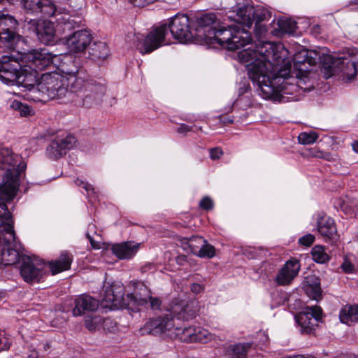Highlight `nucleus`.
I'll return each mask as SVG.
<instances>
[{
  "label": "nucleus",
  "instance_id": "1",
  "mask_svg": "<svg viewBox=\"0 0 358 358\" xmlns=\"http://www.w3.org/2000/svg\"><path fill=\"white\" fill-rule=\"evenodd\" d=\"M287 54L282 43L270 42L257 46V50L248 48L238 52V59L247 64L248 76L263 99L280 100V92L292 93L299 88L293 82H287L288 87L280 86L285 82V76L290 67Z\"/></svg>",
  "mask_w": 358,
  "mask_h": 358
},
{
  "label": "nucleus",
  "instance_id": "2",
  "mask_svg": "<svg viewBox=\"0 0 358 358\" xmlns=\"http://www.w3.org/2000/svg\"><path fill=\"white\" fill-rule=\"evenodd\" d=\"M215 20L216 17L213 13L203 15L198 19L196 31L206 43L235 50L250 43L251 36L248 32L236 30L231 27L217 29Z\"/></svg>",
  "mask_w": 358,
  "mask_h": 358
},
{
  "label": "nucleus",
  "instance_id": "3",
  "mask_svg": "<svg viewBox=\"0 0 358 358\" xmlns=\"http://www.w3.org/2000/svg\"><path fill=\"white\" fill-rule=\"evenodd\" d=\"M169 29L173 37L182 43L193 37L189 17L184 14H177L171 18L169 25L164 24L155 27L145 38L141 34L136 35V49L144 55L168 44L165 38Z\"/></svg>",
  "mask_w": 358,
  "mask_h": 358
},
{
  "label": "nucleus",
  "instance_id": "4",
  "mask_svg": "<svg viewBox=\"0 0 358 358\" xmlns=\"http://www.w3.org/2000/svg\"><path fill=\"white\" fill-rule=\"evenodd\" d=\"M26 166L20 155L8 148H0V169L5 171L0 183V203L6 204L15 197L20 185L21 174Z\"/></svg>",
  "mask_w": 358,
  "mask_h": 358
},
{
  "label": "nucleus",
  "instance_id": "5",
  "mask_svg": "<svg viewBox=\"0 0 358 358\" xmlns=\"http://www.w3.org/2000/svg\"><path fill=\"white\" fill-rule=\"evenodd\" d=\"M39 79L37 70L32 66L27 65L21 68L20 64L13 57L3 55L0 57V80L8 85H18L27 88L31 99Z\"/></svg>",
  "mask_w": 358,
  "mask_h": 358
},
{
  "label": "nucleus",
  "instance_id": "6",
  "mask_svg": "<svg viewBox=\"0 0 358 358\" xmlns=\"http://www.w3.org/2000/svg\"><path fill=\"white\" fill-rule=\"evenodd\" d=\"M0 227L4 241L0 249L1 264L4 266L13 265L19 261L21 246L16 241L13 220L5 203H0Z\"/></svg>",
  "mask_w": 358,
  "mask_h": 358
},
{
  "label": "nucleus",
  "instance_id": "7",
  "mask_svg": "<svg viewBox=\"0 0 358 358\" xmlns=\"http://www.w3.org/2000/svg\"><path fill=\"white\" fill-rule=\"evenodd\" d=\"M65 75L62 73L60 67L58 71L42 73L31 96L34 101H46L48 99H62L68 93Z\"/></svg>",
  "mask_w": 358,
  "mask_h": 358
},
{
  "label": "nucleus",
  "instance_id": "8",
  "mask_svg": "<svg viewBox=\"0 0 358 358\" xmlns=\"http://www.w3.org/2000/svg\"><path fill=\"white\" fill-rule=\"evenodd\" d=\"M287 56V59L291 62V59ZM303 61L298 60L296 57L294 63V69H292V62H290V67L289 71L285 76V82L280 85V86L288 87L287 82H292L291 78H294L293 83L299 86L297 90L292 93L280 92V99L276 101H296L300 99V96L303 92H309L313 88L312 82L310 80V72L307 69L305 61L306 56H303Z\"/></svg>",
  "mask_w": 358,
  "mask_h": 358
},
{
  "label": "nucleus",
  "instance_id": "9",
  "mask_svg": "<svg viewBox=\"0 0 358 358\" xmlns=\"http://www.w3.org/2000/svg\"><path fill=\"white\" fill-rule=\"evenodd\" d=\"M70 63L71 66L69 67L67 62H64L60 65V70L67 80L68 92L80 94L82 96L83 94H85L86 85H88L89 80H85L83 73L73 61H70Z\"/></svg>",
  "mask_w": 358,
  "mask_h": 358
},
{
  "label": "nucleus",
  "instance_id": "10",
  "mask_svg": "<svg viewBox=\"0 0 358 358\" xmlns=\"http://www.w3.org/2000/svg\"><path fill=\"white\" fill-rule=\"evenodd\" d=\"M24 59L27 61L28 66L38 71H42L50 64L57 65L59 57L52 55L47 48L34 49L27 52Z\"/></svg>",
  "mask_w": 358,
  "mask_h": 358
},
{
  "label": "nucleus",
  "instance_id": "11",
  "mask_svg": "<svg viewBox=\"0 0 358 358\" xmlns=\"http://www.w3.org/2000/svg\"><path fill=\"white\" fill-rule=\"evenodd\" d=\"M17 22L14 17L8 14L0 15V41L7 43L8 48H13L14 44L19 40L16 34Z\"/></svg>",
  "mask_w": 358,
  "mask_h": 358
},
{
  "label": "nucleus",
  "instance_id": "12",
  "mask_svg": "<svg viewBox=\"0 0 358 358\" xmlns=\"http://www.w3.org/2000/svg\"><path fill=\"white\" fill-rule=\"evenodd\" d=\"M125 289L120 282H113L106 288L102 303L110 310L120 308L127 304L124 297Z\"/></svg>",
  "mask_w": 358,
  "mask_h": 358
},
{
  "label": "nucleus",
  "instance_id": "13",
  "mask_svg": "<svg viewBox=\"0 0 358 358\" xmlns=\"http://www.w3.org/2000/svg\"><path fill=\"white\" fill-rule=\"evenodd\" d=\"M44 264L29 257H24L20 266V275L28 283L39 282L43 275Z\"/></svg>",
  "mask_w": 358,
  "mask_h": 358
},
{
  "label": "nucleus",
  "instance_id": "14",
  "mask_svg": "<svg viewBox=\"0 0 358 358\" xmlns=\"http://www.w3.org/2000/svg\"><path fill=\"white\" fill-rule=\"evenodd\" d=\"M322 310L320 307H307L304 311L295 316L296 323L300 326L303 333L309 334L317 326V323L321 320Z\"/></svg>",
  "mask_w": 358,
  "mask_h": 358
},
{
  "label": "nucleus",
  "instance_id": "15",
  "mask_svg": "<svg viewBox=\"0 0 358 358\" xmlns=\"http://www.w3.org/2000/svg\"><path fill=\"white\" fill-rule=\"evenodd\" d=\"M173 327L174 322L173 318L168 317H157L147 322L144 326L140 329V333L141 335H165L168 336V334Z\"/></svg>",
  "mask_w": 358,
  "mask_h": 358
},
{
  "label": "nucleus",
  "instance_id": "16",
  "mask_svg": "<svg viewBox=\"0 0 358 358\" xmlns=\"http://www.w3.org/2000/svg\"><path fill=\"white\" fill-rule=\"evenodd\" d=\"M169 310L173 317L189 320L195 317L198 310V302L195 300L185 301L178 299L171 302Z\"/></svg>",
  "mask_w": 358,
  "mask_h": 358
},
{
  "label": "nucleus",
  "instance_id": "17",
  "mask_svg": "<svg viewBox=\"0 0 358 358\" xmlns=\"http://www.w3.org/2000/svg\"><path fill=\"white\" fill-rule=\"evenodd\" d=\"M106 88L104 83L96 80H90L86 85L85 94H83V105L90 108L99 104L106 94Z\"/></svg>",
  "mask_w": 358,
  "mask_h": 358
},
{
  "label": "nucleus",
  "instance_id": "18",
  "mask_svg": "<svg viewBox=\"0 0 358 358\" xmlns=\"http://www.w3.org/2000/svg\"><path fill=\"white\" fill-rule=\"evenodd\" d=\"M76 144V138L66 135L63 138H57L52 141L46 149L47 155L52 159H57L66 155Z\"/></svg>",
  "mask_w": 358,
  "mask_h": 358
},
{
  "label": "nucleus",
  "instance_id": "19",
  "mask_svg": "<svg viewBox=\"0 0 358 358\" xmlns=\"http://www.w3.org/2000/svg\"><path fill=\"white\" fill-rule=\"evenodd\" d=\"M92 40V34L89 30L83 29L73 32L66 38V45L70 52L75 53L84 52L90 45Z\"/></svg>",
  "mask_w": 358,
  "mask_h": 358
},
{
  "label": "nucleus",
  "instance_id": "20",
  "mask_svg": "<svg viewBox=\"0 0 358 358\" xmlns=\"http://www.w3.org/2000/svg\"><path fill=\"white\" fill-rule=\"evenodd\" d=\"M22 3L27 13L36 15L51 16L56 11V7L51 0H22Z\"/></svg>",
  "mask_w": 358,
  "mask_h": 358
},
{
  "label": "nucleus",
  "instance_id": "21",
  "mask_svg": "<svg viewBox=\"0 0 358 358\" xmlns=\"http://www.w3.org/2000/svg\"><path fill=\"white\" fill-rule=\"evenodd\" d=\"M74 305V308L72 309V315L74 317H78L96 310L99 302L90 295L83 294L75 299Z\"/></svg>",
  "mask_w": 358,
  "mask_h": 358
},
{
  "label": "nucleus",
  "instance_id": "22",
  "mask_svg": "<svg viewBox=\"0 0 358 358\" xmlns=\"http://www.w3.org/2000/svg\"><path fill=\"white\" fill-rule=\"evenodd\" d=\"M300 267L299 261L296 259L292 258L287 261L275 278L276 282L280 285L289 284L298 275Z\"/></svg>",
  "mask_w": 358,
  "mask_h": 358
},
{
  "label": "nucleus",
  "instance_id": "23",
  "mask_svg": "<svg viewBox=\"0 0 358 358\" xmlns=\"http://www.w3.org/2000/svg\"><path fill=\"white\" fill-rule=\"evenodd\" d=\"M132 287L133 292L127 295V299L129 300L127 303L136 306H143L148 303L151 292L147 286L141 282H134L132 283Z\"/></svg>",
  "mask_w": 358,
  "mask_h": 358
},
{
  "label": "nucleus",
  "instance_id": "24",
  "mask_svg": "<svg viewBox=\"0 0 358 358\" xmlns=\"http://www.w3.org/2000/svg\"><path fill=\"white\" fill-rule=\"evenodd\" d=\"M35 31L38 40L44 44H50L55 41L54 24L48 20H38L36 23Z\"/></svg>",
  "mask_w": 358,
  "mask_h": 358
},
{
  "label": "nucleus",
  "instance_id": "25",
  "mask_svg": "<svg viewBox=\"0 0 358 358\" xmlns=\"http://www.w3.org/2000/svg\"><path fill=\"white\" fill-rule=\"evenodd\" d=\"M139 247V243L127 241L113 245L111 250L113 253L119 259H129L136 255Z\"/></svg>",
  "mask_w": 358,
  "mask_h": 358
},
{
  "label": "nucleus",
  "instance_id": "26",
  "mask_svg": "<svg viewBox=\"0 0 358 358\" xmlns=\"http://www.w3.org/2000/svg\"><path fill=\"white\" fill-rule=\"evenodd\" d=\"M236 13V20L247 27H250L255 20V8L248 4H238L234 7Z\"/></svg>",
  "mask_w": 358,
  "mask_h": 358
},
{
  "label": "nucleus",
  "instance_id": "27",
  "mask_svg": "<svg viewBox=\"0 0 358 358\" xmlns=\"http://www.w3.org/2000/svg\"><path fill=\"white\" fill-rule=\"evenodd\" d=\"M73 261V256L66 251L62 252L59 259L48 262L52 275L69 270Z\"/></svg>",
  "mask_w": 358,
  "mask_h": 358
},
{
  "label": "nucleus",
  "instance_id": "28",
  "mask_svg": "<svg viewBox=\"0 0 358 358\" xmlns=\"http://www.w3.org/2000/svg\"><path fill=\"white\" fill-rule=\"evenodd\" d=\"M339 320L348 326L358 322V304H346L339 311Z\"/></svg>",
  "mask_w": 358,
  "mask_h": 358
},
{
  "label": "nucleus",
  "instance_id": "29",
  "mask_svg": "<svg viewBox=\"0 0 358 358\" xmlns=\"http://www.w3.org/2000/svg\"><path fill=\"white\" fill-rule=\"evenodd\" d=\"M317 231L326 239H333L336 234L334 220L329 217H321L317 221Z\"/></svg>",
  "mask_w": 358,
  "mask_h": 358
},
{
  "label": "nucleus",
  "instance_id": "30",
  "mask_svg": "<svg viewBox=\"0 0 358 358\" xmlns=\"http://www.w3.org/2000/svg\"><path fill=\"white\" fill-rule=\"evenodd\" d=\"M194 327L185 328H173L168 336L171 338L178 339L182 342L191 343L193 339Z\"/></svg>",
  "mask_w": 358,
  "mask_h": 358
},
{
  "label": "nucleus",
  "instance_id": "31",
  "mask_svg": "<svg viewBox=\"0 0 358 358\" xmlns=\"http://www.w3.org/2000/svg\"><path fill=\"white\" fill-rule=\"evenodd\" d=\"M217 336L206 329L201 327H194L192 342L207 343L212 341H216Z\"/></svg>",
  "mask_w": 358,
  "mask_h": 358
},
{
  "label": "nucleus",
  "instance_id": "32",
  "mask_svg": "<svg viewBox=\"0 0 358 358\" xmlns=\"http://www.w3.org/2000/svg\"><path fill=\"white\" fill-rule=\"evenodd\" d=\"M313 260L317 264L328 263L331 259L326 249L322 245H315L311 250Z\"/></svg>",
  "mask_w": 358,
  "mask_h": 358
},
{
  "label": "nucleus",
  "instance_id": "33",
  "mask_svg": "<svg viewBox=\"0 0 358 358\" xmlns=\"http://www.w3.org/2000/svg\"><path fill=\"white\" fill-rule=\"evenodd\" d=\"M183 240L185 245L184 248L186 250L187 248H188L190 252L196 256L200 251L201 245L206 243L205 239H203L201 236H192L189 238H184Z\"/></svg>",
  "mask_w": 358,
  "mask_h": 358
},
{
  "label": "nucleus",
  "instance_id": "34",
  "mask_svg": "<svg viewBox=\"0 0 358 358\" xmlns=\"http://www.w3.org/2000/svg\"><path fill=\"white\" fill-rule=\"evenodd\" d=\"M90 49V55L95 58L104 59L108 55V48L104 42L94 43Z\"/></svg>",
  "mask_w": 358,
  "mask_h": 358
},
{
  "label": "nucleus",
  "instance_id": "35",
  "mask_svg": "<svg viewBox=\"0 0 358 358\" xmlns=\"http://www.w3.org/2000/svg\"><path fill=\"white\" fill-rule=\"evenodd\" d=\"M250 348L248 343L231 345L229 347L232 358H245L247 352Z\"/></svg>",
  "mask_w": 358,
  "mask_h": 358
},
{
  "label": "nucleus",
  "instance_id": "36",
  "mask_svg": "<svg viewBox=\"0 0 358 358\" xmlns=\"http://www.w3.org/2000/svg\"><path fill=\"white\" fill-rule=\"evenodd\" d=\"M101 322L102 318L97 315H87L85 319V326L90 331L98 329Z\"/></svg>",
  "mask_w": 358,
  "mask_h": 358
},
{
  "label": "nucleus",
  "instance_id": "37",
  "mask_svg": "<svg viewBox=\"0 0 358 358\" xmlns=\"http://www.w3.org/2000/svg\"><path fill=\"white\" fill-rule=\"evenodd\" d=\"M10 107L13 109L19 111L21 116L27 117L31 115L34 113L33 110L28 105L24 104L17 100H14L11 103Z\"/></svg>",
  "mask_w": 358,
  "mask_h": 358
},
{
  "label": "nucleus",
  "instance_id": "38",
  "mask_svg": "<svg viewBox=\"0 0 358 358\" xmlns=\"http://www.w3.org/2000/svg\"><path fill=\"white\" fill-rule=\"evenodd\" d=\"M215 255V248L207 243H203L200 248V251L198 254V257L201 258H213Z\"/></svg>",
  "mask_w": 358,
  "mask_h": 358
},
{
  "label": "nucleus",
  "instance_id": "39",
  "mask_svg": "<svg viewBox=\"0 0 358 358\" xmlns=\"http://www.w3.org/2000/svg\"><path fill=\"white\" fill-rule=\"evenodd\" d=\"M318 138V135L315 132H302L298 136L299 143L303 145L312 144Z\"/></svg>",
  "mask_w": 358,
  "mask_h": 358
},
{
  "label": "nucleus",
  "instance_id": "40",
  "mask_svg": "<svg viewBox=\"0 0 358 358\" xmlns=\"http://www.w3.org/2000/svg\"><path fill=\"white\" fill-rule=\"evenodd\" d=\"M310 155L313 157L324 159L328 161H330L331 159V156L329 153L324 152L316 148H313L310 150Z\"/></svg>",
  "mask_w": 358,
  "mask_h": 358
},
{
  "label": "nucleus",
  "instance_id": "41",
  "mask_svg": "<svg viewBox=\"0 0 358 358\" xmlns=\"http://www.w3.org/2000/svg\"><path fill=\"white\" fill-rule=\"evenodd\" d=\"M279 26L285 32H291L295 28L296 24L295 22L291 20H285L279 21Z\"/></svg>",
  "mask_w": 358,
  "mask_h": 358
},
{
  "label": "nucleus",
  "instance_id": "42",
  "mask_svg": "<svg viewBox=\"0 0 358 358\" xmlns=\"http://www.w3.org/2000/svg\"><path fill=\"white\" fill-rule=\"evenodd\" d=\"M341 268L346 273H353L355 271L353 264L348 257H345L343 259V262L341 264Z\"/></svg>",
  "mask_w": 358,
  "mask_h": 358
},
{
  "label": "nucleus",
  "instance_id": "43",
  "mask_svg": "<svg viewBox=\"0 0 358 358\" xmlns=\"http://www.w3.org/2000/svg\"><path fill=\"white\" fill-rule=\"evenodd\" d=\"M76 184L79 186L82 187L83 189H85V191L87 192L88 194L91 192V194L94 193V189L92 187V186L89 184L87 182H85L81 179L77 178L75 180Z\"/></svg>",
  "mask_w": 358,
  "mask_h": 358
},
{
  "label": "nucleus",
  "instance_id": "44",
  "mask_svg": "<svg viewBox=\"0 0 358 358\" xmlns=\"http://www.w3.org/2000/svg\"><path fill=\"white\" fill-rule=\"evenodd\" d=\"M315 241V236L310 234H308L299 239V243L304 246H310Z\"/></svg>",
  "mask_w": 358,
  "mask_h": 358
},
{
  "label": "nucleus",
  "instance_id": "45",
  "mask_svg": "<svg viewBox=\"0 0 358 358\" xmlns=\"http://www.w3.org/2000/svg\"><path fill=\"white\" fill-rule=\"evenodd\" d=\"M101 325L104 330H107L108 331H113L116 328L115 324L110 318L102 319Z\"/></svg>",
  "mask_w": 358,
  "mask_h": 358
},
{
  "label": "nucleus",
  "instance_id": "46",
  "mask_svg": "<svg viewBox=\"0 0 358 358\" xmlns=\"http://www.w3.org/2000/svg\"><path fill=\"white\" fill-rule=\"evenodd\" d=\"M199 206L204 210H210L213 208V202L212 199L208 196H205L199 203Z\"/></svg>",
  "mask_w": 358,
  "mask_h": 358
},
{
  "label": "nucleus",
  "instance_id": "47",
  "mask_svg": "<svg viewBox=\"0 0 358 358\" xmlns=\"http://www.w3.org/2000/svg\"><path fill=\"white\" fill-rule=\"evenodd\" d=\"M148 301L150 302V306L152 309H159L161 306V301L157 297H152L151 294L148 298Z\"/></svg>",
  "mask_w": 358,
  "mask_h": 358
},
{
  "label": "nucleus",
  "instance_id": "48",
  "mask_svg": "<svg viewBox=\"0 0 358 358\" xmlns=\"http://www.w3.org/2000/svg\"><path fill=\"white\" fill-rule=\"evenodd\" d=\"M222 154H223V152H222V150L218 148H213L210 152V157L213 159H219L222 156Z\"/></svg>",
  "mask_w": 358,
  "mask_h": 358
},
{
  "label": "nucleus",
  "instance_id": "49",
  "mask_svg": "<svg viewBox=\"0 0 358 358\" xmlns=\"http://www.w3.org/2000/svg\"><path fill=\"white\" fill-rule=\"evenodd\" d=\"M191 291L196 294H200L203 291V287L198 283H192L191 285Z\"/></svg>",
  "mask_w": 358,
  "mask_h": 358
},
{
  "label": "nucleus",
  "instance_id": "50",
  "mask_svg": "<svg viewBox=\"0 0 358 358\" xmlns=\"http://www.w3.org/2000/svg\"><path fill=\"white\" fill-rule=\"evenodd\" d=\"M192 130V127L185 124H180L177 128V131L180 134H186Z\"/></svg>",
  "mask_w": 358,
  "mask_h": 358
},
{
  "label": "nucleus",
  "instance_id": "51",
  "mask_svg": "<svg viewBox=\"0 0 358 358\" xmlns=\"http://www.w3.org/2000/svg\"><path fill=\"white\" fill-rule=\"evenodd\" d=\"M87 237L89 239L91 246L94 249H100L101 248V243L99 241H95L89 234H87Z\"/></svg>",
  "mask_w": 358,
  "mask_h": 358
},
{
  "label": "nucleus",
  "instance_id": "52",
  "mask_svg": "<svg viewBox=\"0 0 358 358\" xmlns=\"http://www.w3.org/2000/svg\"><path fill=\"white\" fill-rule=\"evenodd\" d=\"M351 66H352V69L353 71V73L351 75L346 76V80L348 82H350V81L353 80L354 78L356 77V73H357L356 66L354 63H352L351 64Z\"/></svg>",
  "mask_w": 358,
  "mask_h": 358
},
{
  "label": "nucleus",
  "instance_id": "53",
  "mask_svg": "<svg viewBox=\"0 0 358 358\" xmlns=\"http://www.w3.org/2000/svg\"><path fill=\"white\" fill-rule=\"evenodd\" d=\"M66 322V320L64 318H55L52 321V325L53 327H61Z\"/></svg>",
  "mask_w": 358,
  "mask_h": 358
},
{
  "label": "nucleus",
  "instance_id": "54",
  "mask_svg": "<svg viewBox=\"0 0 358 358\" xmlns=\"http://www.w3.org/2000/svg\"><path fill=\"white\" fill-rule=\"evenodd\" d=\"M155 265L151 264V263H149V264H145V266H143L141 268V271L142 272H147L148 271L155 270Z\"/></svg>",
  "mask_w": 358,
  "mask_h": 358
},
{
  "label": "nucleus",
  "instance_id": "55",
  "mask_svg": "<svg viewBox=\"0 0 358 358\" xmlns=\"http://www.w3.org/2000/svg\"><path fill=\"white\" fill-rule=\"evenodd\" d=\"M352 148L355 152L358 153V141H354L352 143Z\"/></svg>",
  "mask_w": 358,
  "mask_h": 358
},
{
  "label": "nucleus",
  "instance_id": "56",
  "mask_svg": "<svg viewBox=\"0 0 358 358\" xmlns=\"http://www.w3.org/2000/svg\"><path fill=\"white\" fill-rule=\"evenodd\" d=\"M315 296L320 295V289L319 287L315 288Z\"/></svg>",
  "mask_w": 358,
  "mask_h": 358
},
{
  "label": "nucleus",
  "instance_id": "57",
  "mask_svg": "<svg viewBox=\"0 0 358 358\" xmlns=\"http://www.w3.org/2000/svg\"><path fill=\"white\" fill-rule=\"evenodd\" d=\"M357 3H358V0H357Z\"/></svg>",
  "mask_w": 358,
  "mask_h": 358
}]
</instances>
